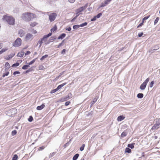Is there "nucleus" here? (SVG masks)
I'll use <instances>...</instances> for the list:
<instances>
[{
	"instance_id": "1",
	"label": "nucleus",
	"mask_w": 160,
	"mask_h": 160,
	"mask_svg": "<svg viewBox=\"0 0 160 160\" xmlns=\"http://www.w3.org/2000/svg\"><path fill=\"white\" fill-rule=\"evenodd\" d=\"M36 17L35 14L30 12L24 13L22 14V18L27 22L30 21L32 18H33Z\"/></svg>"
},
{
	"instance_id": "2",
	"label": "nucleus",
	"mask_w": 160,
	"mask_h": 160,
	"mask_svg": "<svg viewBox=\"0 0 160 160\" xmlns=\"http://www.w3.org/2000/svg\"><path fill=\"white\" fill-rule=\"evenodd\" d=\"M2 19L6 21L8 24L13 25L15 24V19L12 17L6 14L3 16Z\"/></svg>"
},
{
	"instance_id": "3",
	"label": "nucleus",
	"mask_w": 160,
	"mask_h": 160,
	"mask_svg": "<svg viewBox=\"0 0 160 160\" xmlns=\"http://www.w3.org/2000/svg\"><path fill=\"white\" fill-rule=\"evenodd\" d=\"M149 78H147L144 82L141 85L140 88L142 90H144L147 84L149 81Z\"/></svg>"
},
{
	"instance_id": "4",
	"label": "nucleus",
	"mask_w": 160,
	"mask_h": 160,
	"mask_svg": "<svg viewBox=\"0 0 160 160\" xmlns=\"http://www.w3.org/2000/svg\"><path fill=\"white\" fill-rule=\"evenodd\" d=\"M57 14L55 13H52L49 14V19L51 22L54 21L56 19Z\"/></svg>"
},
{
	"instance_id": "5",
	"label": "nucleus",
	"mask_w": 160,
	"mask_h": 160,
	"mask_svg": "<svg viewBox=\"0 0 160 160\" xmlns=\"http://www.w3.org/2000/svg\"><path fill=\"white\" fill-rule=\"evenodd\" d=\"M87 4H86L85 6L83 7H82L79 8L78 9H77V12L76 14H78V13L82 12L83 10L86 9V8L87 7Z\"/></svg>"
},
{
	"instance_id": "6",
	"label": "nucleus",
	"mask_w": 160,
	"mask_h": 160,
	"mask_svg": "<svg viewBox=\"0 0 160 160\" xmlns=\"http://www.w3.org/2000/svg\"><path fill=\"white\" fill-rule=\"evenodd\" d=\"M21 44V41H15L13 44L14 47H18Z\"/></svg>"
},
{
	"instance_id": "7",
	"label": "nucleus",
	"mask_w": 160,
	"mask_h": 160,
	"mask_svg": "<svg viewBox=\"0 0 160 160\" xmlns=\"http://www.w3.org/2000/svg\"><path fill=\"white\" fill-rule=\"evenodd\" d=\"M25 34V32L23 30L20 29L19 31L18 34L20 37L23 36Z\"/></svg>"
},
{
	"instance_id": "8",
	"label": "nucleus",
	"mask_w": 160,
	"mask_h": 160,
	"mask_svg": "<svg viewBox=\"0 0 160 160\" xmlns=\"http://www.w3.org/2000/svg\"><path fill=\"white\" fill-rule=\"evenodd\" d=\"M15 55L14 53H11L10 55L7 56L6 59L7 60H9L12 58Z\"/></svg>"
},
{
	"instance_id": "9",
	"label": "nucleus",
	"mask_w": 160,
	"mask_h": 160,
	"mask_svg": "<svg viewBox=\"0 0 160 160\" xmlns=\"http://www.w3.org/2000/svg\"><path fill=\"white\" fill-rule=\"evenodd\" d=\"M45 107V105L44 104H42L41 106H38L37 107V109L38 110H40L43 108Z\"/></svg>"
},
{
	"instance_id": "10",
	"label": "nucleus",
	"mask_w": 160,
	"mask_h": 160,
	"mask_svg": "<svg viewBox=\"0 0 160 160\" xmlns=\"http://www.w3.org/2000/svg\"><path fill=\"white\" fill-rule=\"evenodd\" d=\"M32 35L30 33L27 34L26 36V39H32Z\"/></svg>"
},
{
	"instance_id": "11",
	"label": "nucleus",
	"mask_w": 160,
	"mask_h": 160,
	"mask_svg": "<svg viewBox=\"0 0 160 160\" xmlns=\"http://www.w3.org/2000/svg\"><path fill=\"white\" fill-rule=\"evenodd\" d=\"M24 54V52L23 51H22L18 53L17 56L19 57H22L23 56Z\"/></svg>"
},
{
	"instance_id": "12",
	"label": "nucleus",
	"mask_w": 160,
	"mask_h": 160,
	"mask_svg": "<svg viewBox=\"0 0 160 160\" xmlns=\"http://www.w3.org/2000/svg\"><path fill=\"white\" fill-rule=\"evenodd\" d=\"M125 117L122 115H121L118 117L117 118V120L118 121H121L125 118Z\"/></svg>"
},
{
	"instance_id": "13",
	"label": "nucleus",
	"mask_w": 160,
	"mask_h": 160,
	"mask_svg": "<svg viewBox=\"0 0 160 160\" xmlns=\"http://www.w3.org/2000/svg\"><path fill=\"white\" fill-rule=\"evenodd\" d=\"M66 84V82H64L61 85H59V86H58V87L57 88V89L58 90L61 88L62 87L65 85Z\"/></svg>"
},
{
	"instance_id": "14",
	"label": "nucleus",
	"mask_w": 160,
	"mask_h": 160,
	"mask_svg": "<svg viewBox=\"0 0 160 160\" xmlns=\"http://www.w3.org/2000/svg\"><path fill=\"white\" fill-rule=\"evenodd\" d=\"M70 98L69 97L68 95V96L66 97H64V98H62L61 99V100L62 101H65L68 100Z\"/></svg>"
},
{
	"instance_id": "15",
	"label": "nucleus",
	"mask_w": 160,
	"mask_h": 160,
	"mask_svg": "<svg viewBox=\"0 0 160 160\" xmlns=\"http://www.w3.org/2000/svg\"><path fill=\"white\" fill-rule=\"evenodd\" d=\"M52 35V33H49L48 35L44 36L43 38L41 40H43L44 39L47 38L48 37L51 36Z\"/></svg>"
},
{
	"instance_id": "16",
	"label": "nucleus",
	"mask_w": 160,
	"mask_h": 160,
	"mask_svg": "<svg viewBox=\"0 0 160 160\" xmlns=\"http://www.w3.org/2000/svg\"><path fill=\"white\" fill-rule=\"evenodd\" d=\"M57 29V26L56 25H55L54 27L51 29V32H53L55 31H56Z\"/></svg>"
},
{
	"instance_id": "17",
	"label": "nucleus",
	"mask_w": 160,
	"mask_h": 160,
	"mask_svg": "<svg viewBox=\"0 0 160 160\" xmlns=\"http://www.w3.org/2000/svg\"><path fill=\"white\" fill-rule=\"evenodd\" d=\"M127 132L124 131L121 134V136L122 138H123L127 136Z\"/></svg>"
},
{
	"instance_id": "18",
	"label": "nucleus",
	"mask_w": 160,
	"mask_h": 160,
	"mask_svg": "<svg viewBox=\"0 0 160 160\" xmlns=\"http://www.w3.org/2000/svg\"><path fill=\"white\" fill-rule=\"evenodd\" d=\"M66 36V34L64 33H63L58 38V39H62Z\"/></svg>"
},
{
	"instance_id": "19",
	"label": "nucleus",
	"mask_w": 160,
	"mask_h": 160,
	"mask_svg": "<svg viewBox=\"0 0 160 160\" xmlns=\"http://www.w3.org/2000/svg\"><path fill=\"white\" fill-rule=\"evenodd\" d=\"M79 156V154H76L73 157L72 160H76L78 158Z\"/></svg>"
},
{
	"instance_id": "20",
	"label": "nucleus",
	"mask_w": 160,
	"mask_h": 160,
	"mask_svg": "<svg viewBox=\"0 0 160 160\" xmlns=\"http://www.w3.org/2000/svg\"><path fill=\"white\" fill-rule=\"evenodd\" d=\"M29 67V65H25L23 66L22 67V68L23 70H26L27 69L28 67Z\"/></svg>"
},
{
	"instance_id": "21",
	"label": "nucleus",
	"mask_w": 160,
	"mask_h": 160,
	"mask_svg": "<svg viewBox=\"0 0 160 160\" xmlns=\"http://www.w3.org/2000/svg\"><path fill=\"white\" fill-rule=\"evenodd\" d=\"M38 24V23H37L36 22H32L30 24V25L32 27H34L36 26Z\"/></svg>"
},
{
	"instance_id": "22",
	"label": "nucleus",
	"mask_w": 160,
	"mask_h": 160,
	"mask_svg": "<svg viewBox=\"0 0 160 160\" xmlns=\"http://www.w3.org/2000/svg\"><path fill=\"white\" fill-rule=\"evenodd\" d=\"M125 152H128V153H130L131 152V150L129 148H127L125 149Z\"/></svg>"
},
{
	"instance_id": "23",
	"label": "nucleus",
	"mask_w": 160,
	"mask_h": 160,
	"mask_svg": "<svg viewBox=\"0 0 160 160\" xmlns=\"http://www.w3.org/2000/svg\"><path fill=\"white\" fill-rule=\"evenodd\" d=\"M134 144H135L134 143H132V144H128V147L132 149L134 148Z\"/></svg>"
},
{
	"instance_id": "24",
	"label": "nucleus",
	"mask_w": 160,
	"mask_h": 160,
	"mask_svg": "<svg viewBox=\"0 0 160 160\" xmlns=\"http://www.w3.org/2000/svg\"><path fill=\"white\" fill-rule=\"evenodd\" d=\"M137 96L138 98H141L143 97V94L142 93H139L138 94Z\"/></svg>"
},
{
	"instance_id": "25",
	"label": "nucleus",
	"mask_w": 160,
	"mask_h": 160,
	"mask_svg": "<svg viewBox=\"0 0 160 160\" xmlns=\"http://www.w3.org/2000/svg\"><path fill=\"white\" fill-rule=\"evenodd\" d=\"M20 63L18 62L15 63H14L12 65V67H16L18 66L19 65Z\"/></svg>"
},
{
	"instance_id": "26",
	"label": "nucleus",
	"mask_w": 160,
	"mask_h": 160,
	"mask_svg": "<svg viewBox=\"0 0 160 160\" xmlns=\"http://www.w3.org/2000/svg\"><path fill=\"white\" fill-rule=\"evenodd\" d=\"M48 56V55H47V54H46V55H45L43 56L40 59V60L41 61H42L43 60H44L45 58H47Z\"/></svg>"
},
{
	"instance_id": "27",
	"label": "nucleus",
	"mask_w": 160,
	"mask_h": 160,
	"mask_svg": "<svg viewBox=\"0 0 160 160\" xmlns=\"http://www.w3.org/2000/svg\"><path fill=\"white\" fill-rule=\"evenodd\" d=\"M18 158V156L17 154H15L13 156L12 160H17Z\"/></svg>"
},
{
	"instance_id": "28",
	"label": "nucleus",
	"mask_w": 160,
	"mask_h": 160,
	"mask_svg": "<svg viewBox=\"0 0 160 160\" xmlns=\"http://www.w3.org/2000/svg\"><path fill=\"white\" fill-rule=\"evenodd\" d=\"M5 66L7 68H10V65L8 62H6L5 63Z\"/></svg>"
},
{
	"instance_id": "29",
	"label": "nucleus",
	"mask_w": 160,
	"mask_h": 160,
	"mask_svg": "<svg viewBox=\"0 0 160 160\" xmlns=\"http://www.w3.org/2000/svg\"><path fill=\"white\" fill-rule=\"evenodd\" d=\"M39 69L40 70H42L44 69V67L42 65H40L39 66Z\"/></svg>"
},
{
	"instance_id": "30",
	"label": "nucleus",
	"mask_w": 160,
	"mask_h": 160,
	"mask_svg": "<svg viewBox=\"0 0 160 160\" xmlns=\"http://www.w3.org/2000/svg\"><path fill=\"white\" fill-rule=\"evenodd\" d=\"M85 147V144H83L81 146V147H80V150L81 151H82L84 150V148Z\"/></svg>"
},
{
	"instance_id": "31",
	"label": "nucleus",
	"mask_w": 160,
	"mask_h": 160,
	"mask_svg": "<svg viewBox=\"0 0 160 160\" xmlns=\"http://www.w3.org/2000/svg\"><path fill=\"white\" fill-rule=\"evenodd\" d=\"M87 25V23L85 22L79 25V27H83Z\"/></svg>"
},
{
	"instance_id": "32",
	"label": "nucleus",
	"mask_w": 160,
	"mask_h": 160,
	"mask_svg": "<svg viewBox=\"0 0 160 160\" xmlns=\"http://www.w3.org/2000/svg\"><path fill=\"white\" fill-rule=\"evenodd\" d=\"M36 59H36H33V60H32L31 62H30L28 63L29 65H31V64H32L33 63H34V62H35Z\"/></svg>"
},
{
	"instance_id": "33",
	"label": "nucleus",
	"mask_w": 160,
	"mask_h": 160,
	"mask_svg": "<svg viewBox=\"0 0 160 160\" xmlns=\"http://www.w3.org/2000/svg\"><path fill=\"white\" fill-rule=\"evenodd\" d=\"M159 20V18L158 17H157L156 18L154 22V25H156L157 23Z\"/></svg>"
},
{
	"instance_id": "34",
	"label": "nucleus",
	"mask_w": 160,
	"mask_h": 160,
	"mask_svg": "<svg viewBox=\"0 0 160 160\" xmlns=\"http://www.w3.org/2000/svg\"><path fill=\"white\" fill-rule=\"evenodd\" d=\"M9 72H7L6 73H3L2 75L3 77H5V76H7L8 75Z\"/></svg>"
},
{
	"instance_id": "35",
	"label": "nucleus",
	"mask_w": 160,
	"mask_h": 160,
	"mask_svg": "<svg viewBox=\"0 0 160 160\" xmlns=\"http://www.w3.org/2000/svg\"><path fill=\"white\" fill-rule=\"evenodd\" d=\"M150 16V15H149L148 16H147V17H144L142 19V22H144V21L145 20L147 19L148 18H149Z\"/></svg>"
},
{
	"instance_id": "36",
	"label": "nucleus",
	"mask_w": 160,
	"mask_h": 160,
	"mask_svg": "<svg viewBox=\"0 0 160 160\" xmlns=\"http://www.w3.org/2000/svg\"><path fill=\"white\" fill-rule=\"evenodd\" d=\"M79 27V25H77L73 26V28L74 29H76L78 28Z\"/></svg>"
},
{
	"instance_id": "37",
	"label": "nucleus",
	"mask_w": 160,
	"mask_h": 160,
	"mask_svg": "<svg viewBox=\"0 0 160 160\" xmlns=\"http://www.w3.org/2000/svg\"><path fill=\"white\" fill-rule=\"evenodd\" d=\"M58 91V90H57V89L56 88L54 89L51 90L50 92V93H55V92H57Z\"/></svg>"
},
{
	"instance_id": "38",
	"label": "nucleus",
	"mask_w": 160,
	"mask_h": 160,
	"mask_svg": "<svg viewBox=\"0 0 160 160\" xmlns=\"http://www.w3.org/2000/svg\"><path fill=\"white\" fill-rule=\"evenodd\" d=\"M97 100V98H95L93 99L92 101V104H93L95 102H96Z\"/></svg>"
},
{
	"instance_id": "39",
	"label": "nucleus",
	"mask_w": 160,
	"mask_h": 160,
	"mask_svg": "<svg viewBox=\"0 0 160 160\" xmlns=\"http://www.w3.org/2000/svg\"><path fill=\"white\" fill-rule=\"evenodd\" d=\"M154 83V81H152L150 84V87L151 88H152L153 86Z\"/></svg>"
},
{
	"instance_id": "40",
	"label": "nucleus",
	"mask_w": 160,
	"mask_h": 160,
	"mask_svg": "<svg viewBox=\"0 0 160 160\" xmlns=\"http://www.w3.org/2000/svg\"><path fill=\"white\" fill-rule=\"evenodd\" d=\"M17 133V131L16 130H14L12 131V134L13 136L16 134Z\"/></svg>"
},
{
	"instance_id": "41",
	"label": "nucleus",
	"mask_w": 160,
	"mask_h": 160,
	"mask_svg": "<svg viewBox=\"0 0 160 160\" xmlns=\"http://www.w3.org/2000/svg\"><path fill=\"white\" fill-rule=\"evenodd\" d=\"M8 49V48H3L2 49V50H1V51L2 52V53L3 52H5Z\"/></svg>"
},
{
	"instance_id": "42",
	"label": "nucleus",
	"mask_w": 160,
	"mask_h": 160,
	"mask_svg": "<svg viewBox=\"0 0 160 160\" xmlns=\"http://www.w3.org/2000/svg\"><path fill=\"white\" fill-rule=\"evenodd\" d=\"M111 1L110 0H106L104 2V3L105 4V5H107Z\"/></svg>"
},
{
	"instance_id": "43",
	"label": "nucleus",
	"mask_w": 160,
	"mask_h": 160,
	"mask_svg": "<svg viewBox=\"0 0 160 160\" xmlns=\"http://www.w3.org/2000/svg\"><path fill=\"white\" fill-rule=\"evenodd\" d=\"M55 154V153L54 152H53L51 153H50L49 155V157L50 158H52L53 156Z\"/></svg>"
},
{
	"instance_id": "44",
	"label": "nucleus",
	"mask_w": 160,
	"mask_h": 160,
	"mask_svg": "<svg viewBox=\"0 0 160 160\" xmlns=\"http://www.w3.org/2000/svg\"><path fill=\"white\" fill-rule=\"evenodd\" d=\"M20 74V72L19 71H15V72H13V75H15L17 74Z\"/></svg>"
},
{
	"instance_id": "45",
	"label": "nucleus",
	"mask_w": 160,
	"mask_h": 160,
	"mask_svg": "<svg viewBox=\"0 0 160 160\" xmlns=\"http://www.w3.org/2000/svg\"><path fill=\"white\" fill-rule=\"evenodd\" d=\"M102 15V13H100L98 14L96 17L97 18H99Z\"/></svg>"
},
{
	"instance_id": "46",
	"label": "nucleus",
	"mask_w": 160,
	"mask_h": 160,
	"mask_svg": "<svg viewBox=\"0 0 160 160\" xmlns=\"http://www.w3.org/2000/svg\"><path fill=\"white\" fill-rule=\"evenodd\" d=\"M33 120V118L32 117V116H30V117H29V118H28V120L29 121V122H32Z\"/></svg>"
},
{
	"instance_id": "47",
	"label": "nucleus",
	"mask_w": 160,
	"mask_h": 160,
	"mask_svg": "<svg viewBox=\"0 0 160 160\" xmlns=\"http://www.w3.org/2000/svg\"><path fill=\"white\" fill-rule=\"evenodd\" d=\"M70 103V101H67L65 103V106H68V105H69Z\"/></svg>"
},
{
	"instance_id": "48",
	"label": "nucleus",
	"mask_w": 160,
	"mask_h": 160,
	"mask_svg": "<svg viewBox=\"0 0 160 160\" xmlns=\"http://www.w3.org/2000/svg\"><path fill=\"white\" fill-rule=\"evenodd\" d=\"M65 52H66V50L65 49H63L62 50V51L61 53L62 54H64L65 53Z\"/></svg>"
},
{
	"instance_id": "49",
	"label": "nucleus",
	"mask_w": 160,
	"mask_h": 160,
	"mask_svg": "<svg viewBox=\"0 0 160 160\" xmlns=\"http://www.w3.org/2000/svg\"><path fill=\"white\" fill-rule=\"evenodd\" d=\"M31 52L29 51H27L25 54V55H27L30 54Z\"/></svg>"
},
{
	"instance_id": "50",
	"label": "nucleus",
	"mask_w": 160,
	"mask_h": 160,
	"mask_svg": "<svg viewBox=\"0 0 160 160\" xmlns=\"http://www.w3.org/2000/svg\"><path fill=\"white\" fill-rule=\"evenodd\" d=\"M143 23H144L143 22H142L140 24H139L138 26L137 27L139 28V27L141 26L143 24Z\"/></svg>"
},
{
	"instance_id": "51",
	"label": "nucleus",
	"mask_w": 160,
	"mask_h": 160,
	"mask_svg": "<svg viewBox=\"0 0 160 160\" xmlns=\"http://www.w3.org/2000/svg\"><path fill=\"white\" fill-rule=\"evenodd\" d=\"M71 30V28L70 27H69L68 28H66V30H68V31H70Z\"/></svg>"
},
{
	"instance_id": "52",
	"label": "nucleus",
	"mask_w": 160,
	"mask_h": 160,
	"mask_svg": "<svg viewBox=\"0 0 160 160\" xmlns=\"http://www.w3.org/2000/svg\"><path fill=\"white\" fill-rule=\"evenodd\" d=\"M143 33L142 32L139 33L138 34V36L139 37H141L143 35Z\"/></svg>"
},
{
	"instance_id": "53",
	"label": "nucleus",
	"mask_w": 160,
	"mask_h": 160,
	"mask_svg": "<svg viewBox=\"0 0 160 160\" xmlns=\"http://www.w3.org/2000/svg\"><path fill=\"white\" fill-rule=\"evenodd\" d=\"M75 0H68V1L71 3H73Z\"/></svg>"
},
{
	"instance_id": "54",
	"label": "nucleus",
	"mask_w": 160,
	"mask_h": 160,
	"mask_svg": "<svg viewBox=\"0 0 160 160\" xmlns=\"http://www.w3.org/2000/svg\"><path fill=\"white\" fill-rule=\"evenodd\" d=\"M106 5H105V4L104 3H102L101 5V7H103L104 6H106Z\"/></svg>"
},
{
	"instance_id": "55",
	"label": "nucleus",
	"mask_w": 160,
	"mask_h": 160,
	"mask_svg": "<svg viewBox=\"0 0 160 160\" xmlns=\"http://www.w3.org/2000/svg\"><path fill=\"white\" fill-rule=\"evenodd\" d=\"M44 148H45V147L44 146H42V147H40L39 148L40 149L42 150Z\"/></svg>"
},
{
	"instance_id": "56",
	"label": "nucleus",
	"mask_w": 160,
	"mask_h": 160,
	"mask_svg": "<svg viewBox=\"0 0 160 160\" xmlns=\"http://www.w3.org/2000/svg\"><path fill=\"white\" fill-rule=\"evenodd\" d=\"M63 42V41L62 42L59 44V45H58L57 47V48H59L60 46H61L62 43Z\"/></svg>"
},
{
	"instance_id": "57",
	"label": "nucleus",
	"mask_w": 160,
	"mask_h": 160,
	"mask_svg": "<svg viewBox=\"0 0 160 160\" xmlns=\"http://www.w3.org/2000/svg\"><path fill=\"white\" fill-rule=\"evenodd\" d=\"M2 47V43H0V49H1Z\"/></svg>"
},
{
	"instance_id": "58",
	"label": "nucleus",
	"mask_w": 160,
	"mask_h": 160,
	"mask_svg": "<svg viewBox=\"0 0 160 160\" xmlns=\"http://www.w3.org/2000/svg\"><path fill=\"white\" fill-rule=\"evenodd\" d=\"M96 17H95L93 18L92 19V21H93V20H96Z\"/></svg>"
},
{
	"instance_id": "59",
	"label": "nucleus",
	"mask_w": 160,
	"mask_h": 160,
	"mask_svg": "<svg viewBox=\"0 0 160 160\" xmlns=\"http://www.w3.org/2000/svg\"><path fill=\"white\" fill-rule=\"evenodd\" d=\"M39 42L40 44H41L42 43V41H40Z\"/></svg>"
},
{
	"instance_id": "60",
	"label": "nucleus",
	"mask_w": 160,
	"mask_h": 160,
	"mask_svg": "<svg viewBox=\"0 0 160 160\" xmlns=\"http://www.w3.org/2000/svg\"><path fill=\"white\" fill-rule=\"evenodd\" d=\"M16 40H21V39L20 38H18Z\"/></svg>"
},
{
	"instance_id": "61",
	"label": "nucleus",
	"mask_w": 160,
	"mask_h": 160,
	"mask_svg": "<svg viewBox=\"0 0 160 160\" xmlns=\"http://www.w3.org/2000/svg\"><path fill=\"white\" fill-rule=\"evenodd\" d=\"M29 71H30V70H27V71H26V72H29Z\"/></svg>"
},
{
	"instance_id": "62",
	"label": "nucleus",
	"mask_w": 160,
	"mask_h": 160,
	"mask_svg": "<svg viewBox=\"0 0 160 160\" xmlns=\"http://www.w3.org/2000/svg\"><path fill=\"white\" fill-rule=\"evenodd\" d=\"M18 62H20V63H21L22 62V60H21L20 61H18Z\"/></svg>"
},
{
	"instance_id": "63",
	"label": "nucleus",
	"mask_w": 160,
	"mask_h": 160,
	"mask_svg": "<svg viewBox=\"0 0 160 160\" xmlns=\"http://www.w3.org/2000/svg\"><path fill=\"white\" fill-rule=\"evenodd\" d=\"M155 127V125L154 126H153L152 127V128H154Z\"/></svg>"
},
{
	"instance_id": "64",
	"label": "nucleus",
	"mask_w": 160,
	"mask_h": 160,
	"mask_svg": "<svg viewBox=\"0 0 160 160\" xmlns=\"http://www.w3.org/2000/svg\"><path fill=\"white\" fill-rule=\"evenodd\" d=\"M2 54V52L1 51H0V54Z\"/></svg>"
}]
</instances>
